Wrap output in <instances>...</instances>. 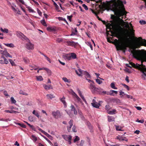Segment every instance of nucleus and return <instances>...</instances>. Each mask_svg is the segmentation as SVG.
I'll return each instance as SVG.
<instances>
[{"instance_id":"4be33fe9","label":"nucleus","mask_w":146,"mask_h":146,"mask_svg":"<svg viewBox=\"0 0 146 146\" xmlns=\"http://www.w3.org/2000/svg\"><path fill=\"white\" fill-rule=\"evenodd\" d=\"M14 123L20 126L21 127H23L24 128H26V126L23 123H19V122H16L15 121L14 122Z\"/></svg>"},{"instance_id":"f8f14e48","label":"nucleus","mask_w":146,"mask_h":146,"mask_svg":"<svg viewBox=\"0 0 146 146\" xmlns=\"http://www.w3.org/2000/svg\"><path fill=\"white\" fill-rule=\"evenodd\" d=\"M137 39H139L140 40H141V46H146V40L145 39H143L141 37H139L138 38H136Z\"/></svg>"},{"instance_id":"c756f323","label":"nucleus","mask_w":146,"mask_h":146,"mask_svg":"<svg viewBox=\"0 0 146 146\" xmlns=\"http://www.w3.org/2000/svg\"><path fill=\"white\" fill-rule=\"evenodd\" d=\"M65 99V97L63 96L62 98H60V101L63 103V104L65 105L66 104L65 101L64 100Z\"/></svg>"},{"instance_id":"052dcab7","label":"nucleus","mask_w":146,"mask_h":146,"mask_svg":"<svg viewBox=\"0 0 146 146\" xmlns=\"http://www.w3.org/2000/svg\"><path fill=\"white\" fill-rule=\"evenodd\" d=\"M111 19L113 20H115L116 19V15H111Z\"/></svg>"},{"instance_id":"774afa93","label":"nucleus","mask_w":146,"mask_h":146,"mask_svg":"<svg viewBox=\"0 0 146 146\" xmlns=\"http://www.w3.org/2000/svg\"><path fill=\"white\" fill-rule=\"evenodd\" d=\"M106 66L107 67L110 69H113L112 67L111 66V64H106Z\"/></svg>"},{"instance_id":"5fc2aeb1","label":"nucleus","mask_w":146,"mask_h":146,"mask_svg":"<svg viewBox=\"0 0 146 146\" xmlns=\"http://www.w3.org/2000/svg\"><path fill=\"white\" fill-rule=\"evenodd\" d=\"M73 120L71 119L69 122V124L70 125V127H72L73 125Z\"/></svg>"},{"instance_id":"79ce46f5","label":"nucleus","mask_w":146,"mask_h":146,"mask_svg":"<svg viewBox=\"0 0 146 146\" xmlns=\"http://www.w3.org/2000/svg\"><path fill=\"white\" fill-rule=\"evenodd\" d=\"M11 100L12 104H15L16 102V101L14 99L13 97H12L11 98Z\"/></svg>"},{"instance_id":"1a4fd4ad","label":"nucleus","mask_w":146,"mask_h":146,"mask_svg":"<svg viewBox=\"0 0 146 146\" xmlns=\"http://www.w3.org/2000/svg\"><path fill=\"white\" fill-rule=\"evenodd\" d=\"M17 34L18 36L19 37L21 38L23 40H25L29 41V40L28 39V38L21 32H17Z\"/></svg>"},{"instance_id":"5701e85b","label":"nucleus","mask_w":146,"mask_h":146,"mask_svg":"<svg viewBox=\"0 0 146 146\" xmlns=\"http://www.w3.org/2000/svg\"><path fill=\"white\" fill-rule=\"evenodd\" d=\"M78 113L82 120L85 121V118L83 115L82 113L80 111H78Z\"/></svg>"},{"instance_id":"13d9d810","label":"nucleus","mask_w":146,"mask_h":146,"mask_svg":"<svg viewBox=\"0 0 146 146\" xmlns=\"http://www.w3.org/2000/svg\"><path fill=\"white\" fill-rule=\"evenodd\" d=\"M75 97L76 99L77 102H80L81 103H82L81 99L78 96V95Z\"/></svg>"},{"instance_id":"a18cd8bd","label":"nucleus","mask_w":146,"mask_h":146,"mask_svg":"<svg viewBox=\"0 0 146 146\" xmlns=\"http://www.w3.org/2000/svg\"><path fill=\"white\" fill-rule=\"evenodd\" d=\"M47 30L48 31H54L55 30V29L52 27H47Z\"/></svg>"},{"instance_id":"f704fd0d","label":"nucleus","mask_w":146,"mask_h":146,"mask_svg":"<svg viewBox=\"0 0 146 146\" xmlns=\"http://www.w3.org/2000/svg\"><path fill=\"white\" fill-rule=\"evenodd\" d=\"M116 110L115 109H113L112 110L108 112V114H113L115 113Z\"/></svg>"},{"instance_id":"72a5a7b5","label":"nucleus","mask_w":146,"mask_h":146,"mask_svg":"<svg viewBox=\"0 0 146 146\" xmlns=\"http://www.w3.org/2000/svg\"><path fill=\"white\" fill-rule=\"evenodd\" d=\"M32 138L31 139L33 140L34 142H35L37 140V138L35 137V135H32L31 136Z\"/></svg>"},{"instance_id":"a211bd4d","label":"nucleus","mask_w":146,"mask_h":146,"mask_svg":"<svg viewBox=\"0 0 146 146\" xmlns=\"http://www.w3.org/2000/svg\"><path fill=\"white\" fill-rule=\"evenodd\" d=\"M78 33V31L76 29V28H75L74 29H72V32L70 35L71 36H74L76 35Z\"/></svg>"},{"instance_id":"b1692460","label":"nucleus","mask_w":146,"mask_h":146,"mask_svg":"<svg viewBox=\"0 0 146 146\" xmlns=\"http://www.w3.org/2000/svg\"><path fill=\"white\" fill-rule=\"evenodd\" d=\"M92 106L96 108H99V107L100 106V104L99 103L97 104H94V103H91Z\"/></svg>"},{"instance_id":"9b49d317","label":"nucleus","mask_w":146,"mask_h":146,"mask_svg":"<svg viewBox=\"0 0 146 146\" xmlns=\"http://www.w3.org/2000/svg\"><path fill=\"white\" fill-rule=\"evenodd\" d=\"M26 44V47L27 49L29 50H33L34 49V45L29 41Z\"/></svg>"},{"instance_id":"6e6552de","label":"nucleus","mask_w":146,"mask_h":146,"mask_svg":"<svg viewBox=\"0 0 146 146\" xmlns=\"http://www.w3.org/2000/svg\"><path fill=\"white\" fill-rule=\"evenodd\" d=\"M65 44L68 46H71L75 47L78 44L77 42H75L74 41H67L65 42Z\"/></svg>"},{"instance_id":"20e7f679","label":"nucleus","mask_w":146,"mask_h":146,"mask_svg":"<svg viewBox=\"0 0 146 146\" xmlns=\"http://www.w3.org/2000/svg\"><path fill=\"white\" fill-rule=\"evenodd\" d=\"M78 70L80 73H79L78 71L77 70H75L76 74L79 76H82V75L85 76L86 78H91V76L90 74L87 71H83L80 68H79L78 69Z\"/></svg>"},{"instance_id":"39448f33","label":"nucleus","mask_w":146,"mask_h":146,"mask_svg":"<svg viewBox=\"0 0 146 146\" xmlns=\"http://www.w3.org/2000/svg\"><path fill=\"white\" fill-rule=\"evenodd\" d=\"M91 86H92L91 88H92L90 90L93 94H102V89L100 88H97L95 85L94 86L92 85H91Z\"/></svg>"},{"instance_id":"7c9ffc66","label":"nucleus","mask_w":146,"mask_h":146,"mask_svg":"<svg viewBox=\"0 0 146 146\" xmlns=\"http://www.w3.org/2000/svg\"><path fill=\"white\" fill-rule=\"evenodd\" d=\"M5 46L8 47H9L11 48H13L14 47V45L12 43L8 44V43H4V44Z\"/></svg>"},{"instance_id":"412c9836","label":"nucleus","mask_w":146,"mask_h":146,"mask_svg":"<svg viewBox=\"0 0 146 146\" xmlns=\"http://www.w3.org/2000/svg\"><path fill=\"white\" fill-rule=\"evenodd\" d=\"M70 54H65L64 55H63V58L66 60H71Z\"/></svg>"},{"instance_id":"4d7b16f0","label":"nucleus","mask_w":146,"mask_h":146,"mask_svg":"<svg viewBox=\"0 0 146 146\" xmlns=\"http://www.w3.org/2000/svg\"><path fill=\"white\" fill-rule=\"evenodd\" d=\"M46 96L49 98H50V99H52V98H54V96L53 95L51 94H47L46 95Z\"/></svg>"},{"instance_id":"603ef678","label":"nucleus","mask_w":146,"mask_h":146,"mask_svg":"<svg viewBox=\"0 0 146 146\" xmlns=\"http://www.w3.org/2000/svg\"><path fill=\"white\" fill-rule=\"evenodd\" d=\"M96 82L99 84H101L102 83V81L100 80V79H96Z\"/></svg>"},{"instance_id":"cd10ccee","label":"nucleus","mask_w":146,"mask_h":146,"mask_svg":"<svg viewBox=\"0 0 146 146\" xmlns=\"http://www.w3.org/2000/svg\"><path fill=\"white\" fill-rule=\"evenodd\" d=\"M41 135L49 143V144L53 146V144L50 141L48 138H47L45 136L41 134Z\"/></svg>"},{"instance_id":"dca6fc26","label":"nucleus","mask_w":146,"mask_h":146,"mask_svg":"<svg viewBox=\"0 0 146 146\" xmlns=\"http://www.w3.org/2000/svg\"><path fill=\"white\" fill-rule=\"evenodd\" d=\"M43 86L44 89L46 90H50V89H53V88L51 86V85H47L46 84H45Z\"/></svg>"},{"instance_id":"de8ad7c7","label":"nucleus","mask_w":146,"mask_h":146,"mask_svg":"<svg viewBox=\"0 0 146 146\" xmlns=\"http://www.w3.org/2000/svg\"><path fill=\"white\" fill-rule=\"evenodd\" d=\"M116 130L117 131H122V130L120 128V127L119 125H115Z\"/></svg>"},{"instance_id":"58836bf2","label":"nucleus","mask_w":146,"mask_h":146,"mask_svg":"<svg viewBox=\"0 0 146 146\" xmlns=\"http://www.w3.org/2000/svg\"><path fill=\"white\" fill-rule=\"evenodd\" d=\"M41 23L44 26L46 27L47 26V24H46L44 19H43L40 21Z\"/></svg>"},{"instance_id":"4c0bfd02","label":"nucleus","mask_w":146,"mask_h":146,"mask_svg":"<svg viewBox=\"0 0 146 146\" xmlns=\"http://www.w3.org/2000/svg\"><path fill=\"white\" fill-rule=\"evenodd\" d=\"M62 80L64 81L65 82H67L68 84H70V81L69 80H68L66 78V77H63L62 78Z\"/></svg>"},{"instance_id":"338daca9","label":"nucleus","mask_w":146,"mask_h":146,"mask_svg":"<svg viewBox=\"0 0 146 146\" xmlns=\"http://www.w3.org/2000/svg\"><path fill=\"white\" fill-rule=\"evenodd\" d=\"M120 94L119 95L120 96H123V95H125V94L124 93V92H123L122 91H120L119 92Z\"/></svg>"},{"instance_id":"423d86ee","label":"nucleus","mask_w":146,"mask_h":146,"mask_svg":"<svg viewBox=\"0 0 146 146\" xmlns=\"http://www.w3.org/2000/svg\"><path fill=\"white\" fill-rule=\"evenodd\" d=\"M128 47V45L126 43H122L121 44L119 43H118L117 46V48L119 50H124L125 51V50L126 49V48Z\"/></svg>"},{"instance_id":"37998d69","label":"nucleus","mask_w":146,"mask_h":146,"mask_svg":"<svg viewBox=\"0 0 146 146\" xmlns=\"http://www.w3.org/2000/svg\"><path fill=\"white\" fill-rule=\"evenodd\" d=\"M33 114L35 115L38 118H39V116L38 115V113L37 112H36L35 110H33Z\"/></svg>"},{"instance_id":"bf43d9fd","label":"nucleus","mask_w":146,"mask_h":146,"mask_svg":"<svg viewBox=\"0 0 146 146\" xmlns=\"http://www.w3.org/2000/svg\"><path fill=\"white\" fill-rule=\"evenodd\" d=\"M124 71L129 73H130L131 72L130 70V69L127 68H125L124 69Z\"/></svg>"},{"instance_id":"ddd939ff","label":"nucleus","mask_w":146,"mask_h":146,"mask_svg":"<svg viewBox=\"0 0 146 146\" xmlns=\"http://www.w3.org/2000/svg\"><path fill=\"white\" fill-rule=\"evenodd\" d=\"M86 124L88 126L89 129L90 130V132L91 133L93 131V128L90 123L88 121H87Z\"/></svg>"},{"instance_id":"4468645a","label":"nucleus","mask_w":146,"mask_h":146,"mask_svg":"<svg viewBox=\"0 0 146 146\" xmlns=\"http://www.w3.org/2000/svg\"><path fill=\"white\" fill-rule=\"evenodd\" d=\"M86 80L88 81V82L90 83L89 88L91 90L92 88H91L92 87L91 85H92L94 86L95 85V83L93 80L88 79L87 78H86Z\"/></svg>"},{"instance_id":"864d4df0","label":"nucleus","mask_w":146,"mask_h":146,"mask_svg":"<svg viewBox=\"0 0 146 146\" xmlns=\"http://www.w3.org/2000/svg\"><path fill=\"white\" fill-rule=\"evenodd\" d=\"M130 31H131V35L133 36H134L135 35V33H134V31H135L133 29H130Z\"/></svg>"},{"instance_id":"f3484780","label":"nucleus","mask_w":146,"mask_h":146,"mask_svg":"<svg viewBox=\"0 0 146 146\" xmlns=\"http://www.w3.org/2000/svg\"><path fill=\"white\" fill-rule=\"evenodd\" d=\"M3 60H0V63L1 64H8L9 63L8 61L4 57L3 58Z\"/></svg>"},{"instance_id":"09e8293b","label":"nucleus","mask_w":146,"mask_h":146,"mask_svg":"<svg viewBox=\"0 0 146 146\" xmlns=\"http://www.w3.org/2000/svg\"><path fill=\"white\" fill-rule=\"evenodd\" d=\"M107 41L108 42L110 43H113V42L111 41V39H112V38L110 37H107Z\"/></svg>"},{"instance_id":"473e14b6","label":"nucleus","mask_w":146,"mask_h":146,"mask_svg":"<svg viewBox=\"0 0 146 146\" xmlns=\"http://www.w3.org/2000/svg\"><path fill=\"white\" fill-rule=\"evenodd\" d=\"M5 111L6 113H19L17 111L13 110H11V111H9V110H5Z\"/></svg>"},{"instance_id":"f257e3e1","label":"nucleus","mask_w":146,"mask_h":146,"mask_svg":"<svg viewBox=\"0 0 146 146\" xmlns=\"http://www.w3.org/2000/svg\"><path fill=\"white\" fill-rule=\"evenodd\" d=\"M121 4L115 3L110 7L111 10L114 12V14L116 15L117 19L116 20V26L117 27L121 28L120 26V21L125 23L126 22L124 21L122 18H120L121 17L123 16L124 15H126L127 12L125 11L124 5L123 4L122 1H121Z\"/></svg>"},{"instance_id":"bb28decb","label":"nucleus","mask_w":146,"mask_h":146,"mask_svg":"<svg viewBox=\"0 0 146 146\" xmlns=\"http://www.w3.org/2000/svg\"><path fill=\"white\" fill-rule=\"evenodd\" d=\"M1 31L4 33H8L9 32V30L5 28L3 29L2 27L0 28Z\"/></svg>"},{"instance_id":"e433bc0d","label":"nucleus","mask_w":146,"mask_h":146,"mask_svg":"<svg viewBox=\"0 0 146 146\" xmlns=\"http://www.w3.org/2000/svg\"><path fill=\"white\" fill-rule=\"evenodd\" d=\"M36 79L38 81H41L43 80L42 77L41 76H36Z\"/></svg>"},{"instance_id":"ea45409f","label":"nucleus","mask_w":146,"mask_h":146,"mask_svg":"<svg viewBox=\"0 0 146 146\" xmlns=\"http://www.w3.org/2000/svg\"><path fill=\"white\" fill-rule=\"evenodd\" d=\"M77 90L78 91V93L79 94V96H80L81 98L83 99V98H84V96L82 95V94L80 91V90H79V89H77Z\"/></svg>"},{"instance_id":"0e129e2a","label":"nucleus","mask_w":146,"mask_h":146,"mask_svg":"<svg viewBox=\"0 0 146 146\" xmlns=\"http://www.w3.org/2000/svg\"><path fill=\"white\" fill-rule=\"evenodd\" d=\"M46 136L51 140H52L53 139V137L51 135L48 134Z\"/></svg>"},{"instance_id":"9d476101","label":"nucleus","mask_w":146,"mask_h":146,"mask_svg":"<svg viewBox=\"0 0 146 146\" xmlns=\"http://www.w3.org/2000/svg\"><path fill=\"white\" fill-rule=\"evenodd\" d=\"M52 114L54 117L56 119L60 117L61 116L60 113L58 110L56 112H53Z\"/></svg>"},{"instance_id":"aec40b11","label":"nucleus","mask_w":146,"mask_h":146,"mask_svg":"<svg viewBox=\"0 0 146 146\" xmlns=\"http://www.w3.org/2000/svg\"><path fill=\"white\" fill-rule=\"evenodd\" d=\"M62 136L64 140L67 141L69 140V138L72 137V136L70 135H62Z\"/></svg>"},{"instance_id":"e2e57ef3","label":"nucleus","mask_w":146,"mask_h":146,"mask_svg":"<svg viewBox=\"0 0 146 146\" xmlns=\"http://www.w3.org/2000/svg\"><path fill=\"white\" fill-rule=\"evenodd\" d=\"M73 17L72 15H71L69 16H67V17L68 19L71 22L72 21L71 19Z\"/></svg>"},{"instance_id":"c03bdc74","label":"nucleus","mask_w":146,"mask_h":146,"mask_svg":"<svg viewBox=\"0 0 146 146\" xmlns=\"http://www.w3.org/2000/svg\"><path fill=\"white\" fill-rule=\"evenodd\" d=\"M110 86L113 89H117V88L115 86V84L114 83H111Z\"/></svg>"},{"instance_id":"c85d7f7f","label":"nucleus","mask_w":146,"mask_h":146,"mask_svg":"<svg viewBox=\"0 0 146 146\" xmlns=\"http://www.w3.org/2000/svg\"><path fill=\"white\" fill-rule=\"evenodd\" d=\"M28 119L31 122H32L34 121L35 120V118L34 117L30 116L28 117Z\"/></svg>"},{"instance_id":"6e6d98bb","label":"nucleus","mask_w":146,"mask_h":146,"mask_svg":"<svg viewBox=\"0 0 146 146\" xmlns=\"http://www.w3.org/2000/svg\"><path fill=\"white\" fill-rule=\"evenodd\" d=\"M76 127L75 125H74L72 128V130L74 132H77V130L76 129Z\"/></svg>"},{"instance_id":"393cba45","label":"nucleus","mask_w":146,"mask_h":146,"mask_svg":"<svg viewBox=\"0 0 146 146\" xmlns=\"http://www.w3.org/2000/svg\"><path fill=\"white\" fill-rule=\"evenodd\" d=\"M70 56L71 59L72 58L73 59H75L76 58V55L74 53L72 52L70 53Z\"/></svg>"},{"instance_id":"69168bd1","label":"nucleus","mask_w":146,"mask_h":146,"mask_svg":"<svg viewBox=\"0 0 146 146\" xmlns=\"http://www.w3.org/2000/svg\"><path fill=\"white\" fill-rule=\"evenodd\" d=\"M42 54L46 58L47 60L49 61V62L50 63L51 62L50 61V58H49L48 57H47L46 56L44 55L43 54Z\"/></svg>"},{"instance_id":"a878e982","label":"nucleus","mask_w":146,"mask_h":146,"mask_svg":"<svg viewBox=\"0 0 146 146\" xmlns=\"http://www.w3.org/2000/svg\"><path fill=\"white\" fill-rule=\"evenodd\" d=\"M108 121L109 122H111L113 121H114L115 118L114 117L112 116H108Z\"/></svg>"},{"instance_id":"a19ab883","label":"nucleus","mask_w":146,"mask_h":146,"mask_svg":"<svg viewBox=\"0 0 146 146\" xmlns=\"http://www.w3.org/2000/svg\"><path fill=\"white\" fill-rule=\"evenodd\" d=\"M19 93L21 94H22L24 95L27 96L28 94L25 93L22 90H20L19 92Z\"/></svg>"},{"instance_id":"2eb2a0df","label":"nucleus","mask_w":146,"mask_h":146,"mask_svg":"<svg viewBox=\"0 0 146 146\" xmlns=\"http://www.w3.org/2000/svg\"><path fill=\"white\" fill-rule=\"evenodd\" d=\"M109 100L110 101L113 102L118 103H120V100L118 98H110Z\"/></svg>"},{"instance_id":"680f3d73","label":"nucleus","mask_w":146,"mask_h":146,"mask_svg":"<svg viewBox=\"0 0 146 146\" xmlns=\"http://www.w3.org/2000/svg\"><path fill=\"white\" fill-rule=\"evenodd\" d=\"M139 23L141 25H145L146 24V22L143 20L140 21Z\"/></svg>"},{"instance_id":"f03ea898","label":"nucleus","mask_w":146,"mask_h":146,"mask_svg":"<svg viewBox=\"0 0 146 146\" xmlns=\"http://www.w3.org/2000/svg\"><path fill=\"white\" fill-rule=\"evenodd\" d=\"M131 53L134 58L141 61V64L143 61L146 62V51L143 50H133Z\"/></svg>"},{"instance_id":"49530a36","label":"nucleus","mask_w":146,"mask_h":146,"mask_svg":"<svg viewBox=\"0 0 146 146\" xmlns=\"http://www.w3.org/2000/svg\"><path fill=\"white\" fill-rule=\"evenodd\" d=\"M75 138L74 140V142L75 143L77 141L79 140L80 139V138L77 136H75Z\"/></svg>"},{"instance_id":"2f4dec72","label":"nucleus","mask_w":146,"mask_h":146,"mask_svg":"<svg viewBox=\"0 0 146 146\" xmlns=\"http://www.w3.org/2000/svg\"><path fill=\"white\" fill-rule=\"evenodd\" d=\"M45 70H46V71L48 75L49 76H51L52 74V72L49 69L47 68H45Z\"/></svg>"},{"instance_id":"7ed1b4c3","label":"nucleus","mask_w":146,"mask_h":146,"mask_svg":"<svg viewBox=\"0 0 146 146\" xmlns=\"http://www.w3.org/2000/svg\"><path fill=\"white\" fill-rule=\"evenodd\" d=\"M133 68L140 70L142 73V78L144 80H145L146 77V73L143 67V64H131Z\"/></svg>"},{"instance_id":"c9c22d12","label":"nucleus","mask_w":146,"mask_h":146,"mask_svg":"<svg viewBox=\"0 0 146 146\" xmlns=\"http://www.w3.org/2000/svg\"><path fill=\"white\" fill-rule=\"evenodd\" d=\"M58 19L59 21H65L66 22L67 24H68V23L66 21L65 19L63 18L62 17H58Z\"/></svg>"},{"instance_id":"3c124183","label":"nucleus","mask_w":146,"mask_h":146,"mask_svg":"<svg viewBox=\"0 0 146 146\" xmlns=\"http://www.w3.org/2000/svg\"><path fill=\"white\" fill-rule=\"evenodd\" d=\"M84 141L83 140H81L80 141V145L77 144V145H80V146H83L84 144Z\"/></svg>"},{"instance_id":"6ab92c4d","label":"nucleus","mask_w":146,"mask_h":146,"mask_svg":"<svg viewBox=\"0 0 146 146\" xmlns=\"http://www.w3.org/2000/svg\"><path fill=\"white\" fill-rule=\"evenodd\" d=\"M71 110V111H73L75 115H76L77 114V112L75 108L74 105H72L70 106Z\"/></svg>"},{"instance_id":"0eeeda50","label":"nucleus","mask_w":146,"mask_h":146,"mask_svg":"<svg viewBox=\"0 0 146 146\" xmlns=\"http://www.w3.org/2000/svg\"><path fill=\"white\" fill-rule=\"evenodd\" d=\"M3 50H0V53L3 55V56H5L6 57H9L12 58V56L9 53L7 50L6 48H4L3 49Z\"/></svg>"},{"instance_id":"8fccbe9b","label":"nucleus","mask_w":146,"mask_h":146,"mask_svg":"<svg viewBox=\"0 0 146 146\" xmlns=\"http://www.w3.org/2000/svg\"><path fill=\"white\" fill-rule=\"evenodd\" d=\"M121 84L125 88H127L128 90H129V87L128 86L123 83H122Z\"/></svg>"}]
</instances>
